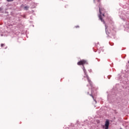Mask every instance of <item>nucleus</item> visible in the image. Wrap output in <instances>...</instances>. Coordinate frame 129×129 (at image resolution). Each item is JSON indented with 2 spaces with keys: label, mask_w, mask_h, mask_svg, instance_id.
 I'll use <instances>...</instances> for the list:
<instances>
[{
  "label": "nucleus",
  "mask_w": 129,
  "mask_h": 129,
  "mask_svg": "<svg viewBox=\"0 0 129 129\" xmlns=\"http://www.w3.org/2000/svg\"><path fill=\"white\" fill-rule=\"evenodd\" d=\"M99 11L100 14L98 16L99 19L103 23V24H105V22H104V20H103V18L105 17L104 14H105V9L102 7H99Z\"/></svg>",
  "instance_id": "nucleus-1"
},
{
  "label": "nucleus",
  "mask_w": 129,
  "mask_h": 129,
  "mask_svg": "<svg viewBox=\"0 0 129 129\" xmlns=\"http://www.w3.org/2000/svg\"><path fill=\"white\" fill-rule=\"evenodd\" d=\"M83 71L85 74V76H84V78H87L88 82H89L90 85H92V82H91V80H90V79H89V77L88 76V75L87 74V72H86V70L84 67Z\"/></svg>",
  "instance_id": "nucleus-2"
},
{
  "label": "nucleus",
  "mask_w": 129,
  "mask_h": 129,
  "mask_svg": "<svg viewBox=\"0 0 129 129\" xmlns=\"http://www.w3.org/2000/svg\"><path fill=\"white\" fill-rule=\"evenodd\" d=\"M109 126V121L108 120H106L105 123V125H103V128L108 129Z\"/></svg>",
  "instance_id": "nucleus-3"
},
{
  "label": "nucleus",
  "mask_w": 129,
  "mask_h": 129,
  "mask_svg": "<svg viewBox=\"0 0 129 129\" xmlns=\"http://www.w3.org/2000/svg\"><path fill=\"white\" fill-rule=\"evenodd\" d=\"M86 63H87L86 60H85L84 59H82L81 61H79L77 63V64L79 66L82 65L83 66V65H84V64H86Z\"/></svg>",
  "instance_id": "nucleus-4"
},
{
  "label": "nucleus",
  "mask_w": 129,
  "mask_h": 129,
  "mask_svg": "<svg viewBox=\"0 0 129 129\" xmlns=\"http://www.w3.org/2000/svg\"><path fill=\"white\" fill-rule=\"evenodd\" d=\"M30 7L29 6H25L24 8V9L25 10V11H28L29 10V8Z\"/></svg>",
  "instance_id": "nucleus-5"
},
{
  "label": "nucleus",
  "mask_w": 129,
  "mask_h": 129,
  "mask_svg": "<svg viewBox=\"0 0 129 129\" xmlns=\"http://www.w3.org/2000/svg\"><path fill=\"white\" fill-rule=\"evenodd\" d=\"M8 3H10L11 2H14V0H7Z\"/></svg>",
  "instance_id": "nucleus-6"
},
{
  "label": "nucleus",
  "mask_w": 129,
  "mask_h": 129,
  "mask_svg": "<svg viewBox=\"0 0 129 129\" xmlns=\"http://www.w3.org/2000/svg\"><path fill=\"white\" fill-rule=\"evenodd\" d=\"M5 45V44H4V43H2L1 44V47H4V46Z\"/></svg>",
  "instance_id": "nucleus-7"
},
{
  "label": "nucleus",
  "mask_w": 129,
  "mask_h": 129,
  "mask_svg": "<svg viewBox=\"0 0 129 129\" xmlns=\"http://www.w3.org/2000/svg\"><path fill=\"white\" fill-rule=\"evenodd\" d=\"M90 96H92V98H93V99H94V97H93V96L92 95V94H90Z\"/></svg>",
  "instance_id": "nucleus-8"
},
{
  "label": "nucleus",
  "mask_w": 129,
  "mask_h": 129,
  "mask_svg": "<svg viewBox=\"0 0 129 129\" xmlns=\"http://www.w3.org/2000/svg\"><path fill=\"white\" fill-rule=\"evenodd\" d=\"M75 28H79V26H76Z\"/></svg>",
  "instance_id": "nucleus-9"
},
{
  "label": "nucleus",
  "mask_w": 129,
  "mask_h": 129,
  "mask_svg": "<svg viewBox=\"0 0 129 129\" xmlns=\"http://www.w3.org/2000/svg\"><path fill=\"white\" fill-rule=\"evenodd\" d=\"M97 2H100V0H97Z\"/></svg>",
  "instance_id": "nucleus-10"
}]
</instances>
